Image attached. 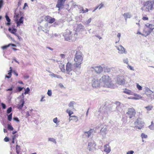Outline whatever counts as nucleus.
<instances>
[{"label": "nucleus", "instance_id": "9", "mask_svg": "<svg viewBox=\"0 0 154 154\" xmlns=\"http://www.w3.org/2000/svg\"><path fill=\"white\" fill-rule=\"evenodd\" d=\"M96 144L94 141L89 142L88 143V149L89 151H94L96 149Z\"/></svg>", "mask_w": 154, "mask_h": 154}, {"label": "nucleus", "instance_id": "34", "mask_svg": "<svg viewBox=\"0 0 154 154\" xmlns=\"http://www.w3.org/2000/svg\"><path fill=\"white\" fill-rule=\"evenodd\" d=\"M12 118V113H11L8 116V119L9 121H11Z\"/></svg>", "mask_w": 154, "mask_h": 154}, {"label": "nucleus", "instance_id": "61", "mask_svg": "<svg viewBox=\"0 0 154 154\" xmlns=\"http://www.w3.org/2000/svg\"><path fill=\"white\" fill-rule=\"evenodd\" d=\"M10 44V45H11L13 47H16V46L14 44Z\"/></svg>", "mask_w": 154, "mask_h": 154}, {"label": "nucleus", "instance_id": "23", "mask_svg": "<svg viewBox=\"0 0 154 154\" xmlns=\"http://www.w3.org/2000/svg\"><path fill=\"white\" fill-rule=\"evenodd\" d=\"M5 17L7 21H8V23H6V25L9 26L11 24V20L9 18V17L8 16L7 14H6Z\"/></svg>", "mask_w": 154, "mask_h": 154}, {"label": "nucleus", "instance_id": "26", "mask_svg": "<svg viewBox=\"0 0 154 154\" xmlns=\"http://www.w3.org/2000/svg\"><path fill=\"white\" fill-rule=\"evenodd\" d=\"M146 26L147 28H149V29L152 31L154 29V26L152 24H149L148 26L146 25Z\"/></svg>", "mask_w": 154, "mask_h": 154}, {"label": "nucleus", "instance_id": "4", "mask_svg": "<svg viewBox=\"0 0 154 154\" xmlns=\"http://www.w3.org/2000/svg\"><path fill=\"white\" fill-rule=\"evenodd\" d=\"M73 34L71 31L69 29H66L63 33L64 40L69 42L75 40V38L73 36Z\"/></svg>", "mask_w": 154, "mask_h": 154}, {"label": "nucleus", "instance_id": "24", "mask_svg": "<svg viewBox=\"0 0 154 154\" xmlns=\"http://www.w3.org/2000/svg\"><path fill=\"white\" fill-rule=\"evenodd\" d=\"M20 102L22 103L21 104H19L17 106V108L19 109H22L23 107V106L24 101L23 100H21Z\"/></svg>", "mask_w": 154, "mask_h": 154}, {"label": "nucleus", "instance_id": "38", "mask_svg": "<svg viewBox=\"0 0 154 154\" xmlns=\"http://www.w3.org/2000/svg\"><path fill=\"white\" fill-rule=\"evenodd\" d=\"M141 136L142 138H146L147 137V136L146 135L144 134L143 133H142L141 134Z\"/></svg>", "mask_w": 154, "mask_h": 154}, {"label": "nucleus", "instance_id": "39", "mask_svg": "<svg viewBox=\"0 0 154 154\" xmlns=\"http://www.w3.org/2000/svg\"><path fill=\"white\" fill-rule=\"evenodd\" d=\"M12 111V108L11 107H10L8 108L7 110V113H9L11 112Z\"/></svg>", "mask_w": 154, "mask_h": 154}, {"label": "nucleus", "instance_id": "12", "mask_svg": "<svg viewBox=\"0 0 154 154\" xmlns=\"http://www.w3.org/2000/svg\"><path fill=\"white\" fill-rule=\"evenodd\" d=\"M72 64L71 63L68 62L66 65V70L67 74L72 70Z\"/></svg>", "mask_w": 154, "mask_h": 154}, {"label": "nucleus", "instance_id": "64", "mask_svg": "<svg viewBox=\"0 0 154 154\" xmlns=\"http://www.w3.org/2000/svg\"><path fill=\"white\" fill-rule=\"evenodd\" d=\"M4 133H7V130L6 129H4Z\"/></svg>", "mask_w": 154, "mask_h": 154}, {"label": "nucleus", "instance_id": "29", "mask_svg": "<svg viewBox=\"0 0 154 154\" xmlns=\"http://www.w3.org/2000/svg\"><path fill=\"white\" fill-rule=\"evenodd\" d=\"M16 152L17 154H19L20 150V146H18L17 145L16 146Z\"/></svg>", "mask_w": 154, "mask_h": 154}, {"label": "nucleus", "instance_id": "20", "mask_svg": "<svg viewBox=\"0 0 154 154\" xmlns=\"http://www.w3.org/2000/svg\"><path fill=\"white\" fill-rule=\"evenodd\" d=\"M79 13H80L84 14L85 13L87 12L88 11V10L87 8H86L85 10L83 7H81L79 8Z\"/></svg>", "mask_w": 154, "mask_h": 154}, {"label": "nucleus", "instance_id": "42", "mask_svg": "<svg viewBox=\"0 0 154 154\" xmlns=\"http://www.w3.org/2000/svg\"><path fill=\"white\" fill-rule=\"evenodd\" d=\"M85 133L87 134V136L88 137L91 135V132L90 131H88V132H85Z\"/></svg>", "mask_w": 154, "mask_h": 154}, {"label": "nucleus", "instance_id": "44", "mask_svg": "<svg viewBox=\"0 0 154 154\" xmlns=\"http://www.w3.org/2000/svg\"><path fill=\"white\" fill-rule=\"evenodd\" d=\"M23 88L21 87H18L17 88V90L19 91H20L22 90Z\"/></svg>", "mask_w": 154, "mask_h": 154}, {"label": "nucleus", "instance_id": "50", "mask_svg": "<svg viewBox=\"0 0 154 154\" xmlns=\"http://www.w3.org/2000/svg\"><path fill=\"white\" fill-rule=\"evenodd\" d=\"M1 105L2 106V107L3 109H5L6 108V106L5 104L3 103H2Z\"/></svg>", "mask_w": 154, "mask_h": 154}, {"label": "nucleus", "instance_id": "46", "mask_svg": "<svg viewBox=\"0 0 154 154\" xmlns=\"http://www.w3.org/2000/svg\"><path fill=\"white\" fill-rule=\"evenodd\" d=\"M128 68L131 70H134L133 68L131 65H128Z\"/></svg>", "mask_w": 154, "mask_h": 154}, {"label": "nucleus", "instance_id": "62", "mask_svg": "<svg viewBox=\"0 0 154 154\" xmlns=\"http://www.w3.org/2000/svg\"><path fill=\"white\" fill-rule=\"evenodd\" d=\"M96 36L99 39H100L101 38V37H100V36H99V35H97Z\"/></svg>", "mask_w": 154, "mask_h": 154}, {"label": "nucleus", "instance_id": "6", "mask_svg": "<svg viewBox=\"0 0 154 154\" xmlns=\"http://www.w3.org/2000/svg\"><path fill=\"white\" fill-rule=\"evenodd\" d=\"M135 124L136 125L137 128L140 129H141L143 126L144 123L142 121L141 119L138 118L136 121L135 122Z\"/></svg>", "mask_w": 154, "mask_h": 154}, {"label": "nucleus", "instance_id": "63", "mask_svg": "<svg viewBox=\"0 0 154 154\" xmlns=\"http://www.w3.org/2000/svg\"><path fill=\"white\" fill-rule=\"evenodd\" d=\"M128 13H124L123 15L125 17L127 16Z\"/></svg>", "mask_w": 154, "mask_h": 154}, {"label": "nucleus", "instance_id": "17", "mask_svg": "<svg viewBox=\"0 0 154 154\" xmlns=\"http://www.w3.org/2000/svg\"><path fill=\"white\" fill-rule=\"evenodd\" d=\"M117 49L119 51V52L121 54L126 53L125 48L122 46L120 45L119 47H117Z\"/></svg>", "mask_w": 154, "mask_h": 154}, {"label": "nucleus", "instance_id": "28", "mask_svg": "<svg viewBox=\"0 0 154 154\" xmlns=\"http://www.w3.org/2000/svg\"><path fill=\"white\" fill-rule=\"evenodd\" d=\"M51 75L54 77L57 78H60L61 77L60 76L58 75L55 74L53 73L51 74Z\"/></svg>", "mask_w": 154, "mask_h": 154}, {"label": "nucleus", "instance_id": "33", "mask_svg": "<svg viewBox=\"0 0 154 154\" xmlns=\"http://www.w3.org/2000/svg\"><path fill=\"white\" fill-rule=\"evenodd\" d=\"M48 140L50 141H52L55 143H56L55 139L52 138H49Z\"/></svg>", "mask_w": 154, "mask_h": 154}, {"label": "nucleus", "instance_id": "7", "mask_svg": "<svg viewBox=\"0 0 154 154\" xmlns=\"http://www.w3.org/2000/svg\"><path fill=\"white\" fill-rule=\"evenodd\" d=\"M66 0H57L56 7L58 8V10L63 8L65 2Z\"/></svg>", "mask_w": 154, "mask_h": 154}, {"label": "nucleus", "instance_id": "35", "mask_svg": "<svg viewBox=\"0 0 154 154\" xmlns=\"http://www.w3.org/2000/svg\"><path fill=\"white\" fill-rule=\"evenodd\" d=\"M8 130L10 131H13L14 129L12 126L9 124H8Z\"/></svg>", "mask_w": 154, "mask_h": 154}, {"label": "nucleus", "instance_id": "49", "mask_svg": "<svg viewBox=\"0 0 154 154\" xmlns=\"http://www.w3.org/2000/svg\"><path fill=\"white\" fill-rule=\"evenodd\" d=\"M4 140L5 142H7L9 141V139L8 137H6L4 138Z\"/></svg>", "mask_w": 154, "mask_h": 154}, {"label": "nucleus", "instance_id": "47", "mask_svg": "<svg viewBox=\"0 0 154 154\" xmlns=\"http://www.w3.org/2000/svg\"><path fill=\"white\" fill-rule=\"evenodd\" d=\"M91 18H90L89 19H88L86 22L87 24H89V23H90L91 21Z\"/></svg>", "mask_w": 154, "mask_h": 154}, {"label": "nucleus", "instance_id": "56", "mask_svg": "<svg viewBox=\"0 0 154 154\" xmlns=\"http://www.w3.org/2000/svg\"><path fill=\"white\" fill-rule=\"evenodd\" d=\"M45 97L44 96H43L42 97L41 99V101H43L45 100H44V98Z\"/></svg>", "mask_w": 154, "mask_h": 154}, {"label": "nucleus", "instance_id": "22", "mask_svg": "<svg viewBox=\"0 0 154 154\" xmlns=\"http://www.w3.org/2000/svg\"><path fill=\"white\" fill-rule=\"evenodd\" d=\"M104 6V3L103 2L101 3L99 5L95 7L94 8V10L93 11H94L96 10L97 9H100L103 7Z\"/></svg>", "mask_w": 154, "mask_h": 154}, {"label": "nucleus", "instance_id": "48", "mask_svg": "<svg viewBox=\"0 0 154 154\" xmlns=\"http://www.w3.org/2000/svg\"><path fill=\"white\" fill-rule=\"evenodd\" d=\"M134 152V151L132 150L129 151L127 152V154H133Z\"/></svg>", "mask_w": 154, "mask_h": 154}, {"label": "nucleus", "instance_id": "57", "mask_svg": "<svg viewBox=\"0 0 154 154\" xmlns=\"http://www.w3.org/2000/svg\"><path fill=\"white\" fill-rule=\"evenodd\" d=\"M28 5L26 3H25L24 5V6L23 8V9H24L26 6H27Z\"/></svg>", "mask_w": 154, "mask_h": 154}, {"label": "nucleus", "instance_id": "53", "mask_svg": "<svg viewBox=\"0 0 154 154\" xmlns=\"http://www.w3.org/2000/svg\"><path fill=\"white\" fill-rule=\"evenodd\" d=\"M13 90V88L11 87L9 88H8L6 90V91H12Z\"/></svg>", "mask_w": 154, "mask_h": 154}, {"label": "nucleus", "instance_id": "5", "mask_svg": "<svg viewBox=\"0 0 154 154\" xmlns=\"http://www.w3.org/2000/svg\"><path fill=\"white\" fill-rule=\"evenodd\" d=\"M126 114L128 115V117L131 119L135 117L136 114V112L135 109L133 108H128V109Z\"/></svg>", "mask_w": 154, "mask_h": 154}, {"label": "nucleus", "instance_id": "3", "mask_svg": "<svg viewBox=\"0 0 154 154\" xmlns=\"http://www.w3.org/2000/svg\"><path fill=\"white\" fill-rule=\"evenodd\" d=\"M101 86L105 87H110L112 84V80L108 75H104L100 79Z\"/></svg>", "mask_w": 154, "mask_h": 154}, {"label": "nucleus", "instance_id": "10", "mask_svg": "<svg viewBox=\"0 0 154 154\" xmlns=\"http://www.w3.org/2000/svg\"><path fill=\"white\" fill-rule=\"evenodd\" d=\"M92 84L93 88H97L101 86V83L100 79L98 80L94 79L92 81Z\"/></svg>", "mask_w": 154, "mask_h": 154}, {"label": "nucleus", "instance_id": "41", "mask_svg": "<svg viewBox=\"0 0 154 154\" xmlns=\"http://www.w3.org/2000/svg\"><path fill=\"white\" fill-rule=\"evenodd\" d=\"M10 45V44H9L8 45H6L4 46H3L2 47V48L3 49H6L7 48L9 47Z\"/></svg>", "mask_w": 154, "mask_h": 154}, {"label": "nucleus", "instance_id": "30", "mask_svg": "<svg viewBox=\"0 0 154 154\" xmlns=\"http://www.w3.org/2000/svg\"><path fill=\"white\" fill-rule=\"evenodd\" d=\"M153 107V106H148L145 107V108L148 111L151 110L152 109Z\"/></svg>", "mask_w": 154, "mask_h": 154}, {"label": "nucleus", "instance_id": "18", "mask_svg": "<svg viewBox=\"0 0 154 154\" xmlns=\"http://www.w3.org/2000/svg\"><path fill=\"white\" fill-rule=\"evenodd\" d=\"M104 151L107 153H109L111 151L110 148L109 146V144H106L104 146Z\"/></svg>", "mask_w": 154, "mask_h": 154}, {"label": "nucleus", "instance_id": "51", "mask_svg": "<svg viewBox=\"0 0 154 154\" xmlns=\"http://www.w3.org/2000/svg\"><path fill=\"white\" fill-rule=\"evenodd\" d=\"M13 119L17 122H19V121L18 118L17 117L14 118H13Z\"/></svg>", "mask_w": 154, "mask_h": 154}, {"label": "nucleus", "instance_id": "19", "mask_svg": "<svg viewBox=\"0 0 154 154\" xmlns=\"http://www.w3.org/2000/svg\"><path fill=\"white\" fill-rule=\"evenodd\" d=\"M69 121H73L75 122L78 121V119L77 116H72L69 118Z\"/></svg>", "mask_w": 154, "mask_h": 154}, {"label": "nucleus", "instance_id": "8", "mask_svg": "<svg viewBox=\"0 0 154 154\" xmlns=\"http://www.w3.org/2000/svg\"><path fill=\"white\" fill-rule=\"evenodd\" d=\"M153 93V92L149 88H146L145 93L147 96L149 97V98L151 100L154 99V95L152 94Z\"/></svg>", "mask_w": 154, "mask_h": 154}, {"label": "nucleus", "instance_id": "55", "mask_svg": "<svg viewBox=\"0 0 154 154\" xmlns=\"http://www.w3.org/2000/svg\"><path fill=\"white\" fill-rule=\"evenodd\" d=\"M121 33H118L117 34V36L119 38L120 36H121Z\"/></svg>", "mask_w": 154, "mask_h": 154}, {"label": "nucleus", "instance_id": "58", "mask_svg": "<svg viewBox=\"0 0 154 154\" xmlns=\"http://www.w3.org/2000/svg\"><path fill=\"white\" fill-rule=\"evenodd\" d=\"M5 77L7 78H8V79H9V78H10L11 77V75H6Z\"/></svg>", "mask_w": 154, "mask_h": 154}, {"label": "nucleus", "instance_id": "60", "mask_svg": "<svg viewBox=\"0 0 154 154\" xmlns=\"http://www.w3.org/2000/svg\"><path fill=\"white\" fill-rule=\"evenodd\" d=\"M47 48L50 49V50H51V51H53V49L49 47H47Z\"/></svg>", "mask_w": 154, "mask_h": 154}, {"label": "nucleus", "instance_id": "31", "mask_svg": "<svg viewBox=\"0 0 154 154\" xmlns=\"http://www.w3.org/2000/svg\"><path fill=\"white\" fill-rule=\"evenodd\" d=\"M66 112L68 113L69 117L72 116V114L73 113V112L72 111L69 109H67L66 110Z\"/></svg>", "mask_w": 154, "mask_h": 154}, {"label": "nucleus", "instance_id": "37", "mask_svg": "<svg viewBox=\"0 0 154 154\" xmlns=\"http://www.w3.org/2000/svg\"><path fill=\"white\" fill-rule=\"evenodd\" d=\"M29 91L30 90L29 88L28 87L25 90L24 94H28Z\"/></svg>", "mask_w": 154, "mask_h": 154}, {"label": "nucleus", "instance_id": "40", "mask_svg": "<svg viewBox=\"0 0 154 154\" xmlns=\"http://www.w3.org/2000/svg\"><path fill=\"white\" fill-rule=\"evenodd\" d=\"M53 121L56 124H57L59 122H57V117L54 118L53 120Z\"/></svg>", "mask_w": 154, "mask_h": 154}, {"label": "nucleus", "instance_id": "32", "mask_svg": "<svg viewBox=\"0 0 154 154\" xmlns=\"http://www.w3.org/2000/svg\"><path fill=\"white\" fill-rule=\"evenodd\" d=\"M75 104V103L74 101L70 102L69 104V107H74V104Z\"/></svg>", "mask_w": 154, "mask_h": 154}, {"label": "nucleus", "instance_id": "59", "mask_svg": "<svg viewBox=\"0 0 154 154\" xmlns=\"http://www.w3.org/2000/svg\"><path fill=\"white\" fill-rule=\"evenodd\" d=\"M26 115L27 117L30 116L29 112H27L26 113Z\"/></svg>", "mask_w": 154, "mask_h": 154}, {"label": "nucleus", "instance_id": "45", "mask_svg": "<svg viewBox=\"0 0 154 154\" xmlns=\"http://www.w3.org/2000/svg\"><path fill=\"white\" fill-rule=\"evenodd\" d=\"M142 19L144 20H148L149 18L147 17H143Z\"/></svg>", "mask_w": 154, "mask_h": 154}, {"label": "nucleus", "instance_id": "15", "mask_svg": "<svg viewBox=\"0 0 154 154\" xmlns=\"http://www.w3.org/2000/svg\"><path fill=\"white\" fill-rule=\"evenodd\" d=\"M152 31L149 29V28H147V27L145 28L143 32V35H145V36L149 35L151 32Z\"/></svg>", "mask_w": 154, "mask_h": 154}, {"label": "nucleus", "instance_id": "36", "mask_svg": "<svg viewBox=\"0 0 154 154\" xmlns=\"http://www.w3.org/2000/svg\"><path fill=\"white\" fill-rule=\"evenodd\" d=\"M137 87L139 90H142V87L138 83L137 84Z\"/></svg>", "mask_w": 154, "mask_h": 154}, {"label": "nucleus", "instance_id": "21", "mask_svg": "<svg viewBox=\"0 0 154 154\" xmlns=\"http://www.w3.org/2000/svg\"><path fill=\"white\" fill-rule=\"evenodd\" d=\"M23 17H21L19 19V21L17 22V26H20L21 24L23 23Z\"/></svg>", "mask_w": 154, "mask_h": 154}, {"label": "nucleus", "instance_id": "52", "mask_svg": "<svg viewBox=\"0 0 154 154\" xmlns=\"http://www.w3.org/2000/svg\"><path fill=\"white\" fill-rule=\"evenodd\" d=\"M11 73H12V71H11V70H10L9 71L8 73V75H11Z\"/></svg>", "mask_w": 154, "mask_h": 154}, {"label": "nucleus", "instance_id": "43", "mask_svg": "<svg viewBox=\"0 0 154 154\" xmlns=\"http://www.w3.org/2000/svg\"><path fill=\"white\" fill-rule=\"evenodd\" d=\"M47 94L49 96H51L52 95L51 90H48L47 92Z\"/></svg>", "mask_w": 154, "mask_h": 154}, {"label": "nucleus", "instance_id": "54", "mask_svg": "<svg viewBox=\"0 0 154 154\" xmlns=\"http://www.w3.org/2000/svg\"><path fill=\"white\" fill-rule=\"evenodd\" d=\"M21 0H20L19 2H18V5L19 6H20V5H21Z\"/></svg>", "mask_w": 154, "mask_h": 154}, {"label": "nucleus", "instance_id": "25", "mask_svg": "<svg viewBox=\"0 0 154 154\" xmlns=\"http://www.w3.org/2000/svg\"><path fill=\"white\" fill-rule=\"evenodd\" d=\"M59 67L62 72H65L66 70L65 69L64 65L63 64L61 63L59 65Z\"/></svg>", "mask_w": 154, "mask_h": 154}, {"label": "nucleus", "instance_id": "13", "mask_svg": "<svg viewBox=\"0 0 154 154\" xmlns=\"http://www.w3.org/2000/svg\"><path fill=\"white\" fill-rule=\"evenodd\" d=\"M117 81L119 84L120 85L124 84L125 80L123 76H119L117 78Z\"/></svg>", "mask_w": 154, "mask_h": 154}, {"label": "nucleus", "instance_id": "16", "mask_svg": "<svg viewBox=\"0 0 154 154\" xmlns=\"http://www.w3.org/2000/svg\"><path fill=\"white\" fill-rule=\"evenodd\" d=\"M15 27H13L12 29L11 28H9L8 29V31L11 33L14 34L15 35H17L16 32L17 31V29L15 28Z\"/></svg>", "mask_w": 154, "mask_h": 154}, {"label": "nucleus", "instance_id": "11", "mask_svg": "<svg viewBox=\"0 0 154 154\" xmlns=\"http://www.w3.org/2000/svg\"><path fill=\"white\" fill-rule=\"evenodd\" d=\"M45 19L48 23H52L55 21V19L52 18L49 16H45Z\"/></svg>", "mask_w": 154, "mask_h": 154}, {"label": "nucleus", "instance_id": "27", "mask_svg": "<svg viewBox=\"0 0 154 154\" xmlns=\"http://www.w3.org/2000/svg\"><path fill=\"white\" fill-rule=\"evenodd\" d=\"M124 92L125 94L130 95H132L133 93V92H132L131 91L128 90H127L126 91H124Z\"/></svg>", "mask_w": 154, "mask_h": 154}, {"label": "nucleus", "instance_id": "2", "mask_svg": "<svg viewBox=\"0 0 154 154\" xmlns=\"http://www.w3.org/2000/svg\"><path fill=\"white\" fill-rule=\"evenodd\" d=\"M143 5L141 9L146 12H149L154 9V0L146 1L143 2Z\"/></svg>", "mask_w": 154, "mask_h": 154}, {"label": "nucleus", "instance_id": "1", "mask_svg": "<svg viewBox=\"0 0 154 154\" xmlns=\"http://www.w3.org/2000/svg\"><path fill=\"white\" fill-rule=\"evenodd\" d=\"M83 58L81 52L79 51L76 52L74 58L75 62L74 65L76 68H80L81 65L82 63Z\"/></svg>", "mask_w": 154, "mask_h": 154}, {"label": "nucleus", "instance_id": "14", "mask_svg": "<svg viewBox=\"0 0 154 154\" xmlns=\"http://www.w3.org/2000/svg\"><path fill=\"white\" fill-rule=\"evenodd\" d=\"M95 72L97 73H100L103 71V68L101 66H95L93 67Z\"/></svg>", "mask_w": 154, "mask_h": 154}]
</instances>
